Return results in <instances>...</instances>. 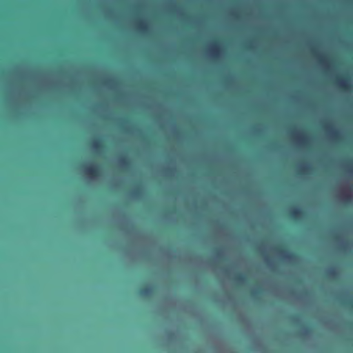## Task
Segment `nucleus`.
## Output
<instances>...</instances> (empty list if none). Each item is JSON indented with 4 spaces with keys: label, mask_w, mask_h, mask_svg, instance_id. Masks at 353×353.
<instances>
[{
    "label": "nucleus",
    "mask_w": 353,
    "mask_h": 353,
    "mask_svg": "<svg viewBox=\"0 0 353 353\" xmlns=\"http://www.w3.org/2000/svg\"><path fill=\"white\" fill-rule=\"evenodd\" d=\"M350 78L348 76L338 77L335 79L336 84L344 90H348L350 88Z\"/></svg>",
    "instance_id": "obj_1"
},
{
    "label": "nucleus",
    "mask_w": 353,
    "mask_h": 353,
    "mask_svg": "<svg viewBox=\"0 0 353 353\" xmlns=\"http://www.w3.org/2000/svg\"><path fill=\"white\" fill-rule=\"evenodd\" d=\"M84 172L86 175L94 178L99 175V169L96 165H90L84 168Z\"/></svg>",
    "instance_id": "obj_2"
},
{
    "label": "nucleus",
    "mask_w": 353,
    "mask_h": 353,
    "mask_svg": "<svg viewBox=\"0 0 353 353\" xmlns=\"http://www.w3.org/2000/svg\"><path fill=\"white\" fill-rule=\"evenodd\" d=\"M303 214V211L299 208H294L290 212V216L294 219H299Z\"/></svg>",
    "instance_id": "obj_3"
},
{
    "label": "nucleus",
    "mask_w": 353,
    "mask_h": 353,
    "mask_svg": "<svg viewBox=\"0 0 353 353\" xmlns=\"http://www.w3.org/2000/svg\"><path fill=\"white\" fill-rule=\"evenodd\" d=\"M152 292V288L150 286L143 287L139 290L141 296L147 297L149 296Z\"/></svg>",
    "instance_id": "obj_4"
},
{
    "label": "nucleus",
    "mask_w": 353,
    "mask_h": 353,
    "mask_svg": "<svg viewBox=\"0 0 353 353\" xmlns=\"http://www.w3.org/2000/svg\"><path fill=\"white\" fill-rule=\"evenodd\" d=\"M277 250H278V252L280 254L283 255V256L285 259H287L291 260V259H293L295 257V255L294 254H292V253H288V254H285L286 250L283 249V248H278Z\"/></svg>",
    "instance_id": "obj_5"
},
{
    "label": "nucleus",
    "mask_w": 353,
    "mask_h": 353,
    "mask_svg": "<svg viewBox=\"0 0 353 353\" xmlns=\"http://www.w3.org/2000/svg\"><path fill=\"white\" fill-rule=\"evenodd\" d=\"M235 281L239 283H245L247 281L246 276L242 274H238L234 277Z\"/></svg>",
    "instance_id": "obj_6"
},
{
    "label": "nucleus",
    "mask_w": 353,
    "mask_h": 353,
    "mask_svg": "<svg viewBox=\"0 0 353 353\" xmlns=\"http://www.w3.org/2000/svg\"><path fill=\"white\" fill-rule=\"evenodd\" d=\"M92 147L95 150H100L103 148V145L100 140H94L92 143Z\"/></svg>",
    "instance_id": "obj_7"
},
{
    "label": "nucleus",
    "mask_w": 353,
    "mask_h": 353,
    "mask_svg": "<svg viewBox=\"0 0 353 353\" xmlns=\"http://www.w3.org/2000/svg\"><path fill=\"white\" fill-rule=\"evenodd\" d=\"M211 52H212V54L214 57L218 56V54L219 53V47L217 43H214L212 45V48H211Z\"/></svg>",
    "instance_id": "obj_8"
},
{
    "label": "nucleus",
    "mask_w": 353,
    "mask_h": 353,
    "mask_svg": "<svg viewBox=\"0 0 353 353\" xmlns=\"http://www.w3.org/2000/svg\"><path fill=\"white\" fill-rule=\"evenodd\" d=\"M138 28L142 31V32H145L147 30V26L143 22V21H140L139 23H138Z\"/></svg>",
    "instance_id": "obj_9"
},
{
    "label": "nucleus",
    "mask_w": 353,
    "mask_h": 353,
    "mask_svg": "<svg viewBox=\"0 0 353 353\" xmlns=\"http://www.w3.org/2000/svg\"><path fill=\"white\" fill-rule=\"evenodd\" d=\"M330 135L331 137L334 139H336L339 138V133L338 131L336 130H332L330 131Z\"/></svg>",
    "instance_id": "obj_10"
},
{
    "label": "nucleus",
    "mask_w": 353,
    "mask_h": 353,
    "mask_svg": "<svg viewBox=\"0 0 353 353\" xmlns=\"http://www.w3.org/2000/svg\"><path fill=\"white\" fill-rule=\"evenodd\" d=\"M120 163L122 165H127L129 162L125 157H123L120 159Z\"/></svg>",
    "instance_id": "obj_11"
},
{
    "label": "nucleus",
    "mask_w": 353,
    "mask_h": 353,
    "mask_svg": "<svg viewBox=\"0 0 353 353\" xmlns=\"http://www.w3.org/2000/svg\"><path fill=\"white\" fill-rule=\"evenodd\" d=\"M316 57L318 59V61H319V63H321L322 64L325 63V60L323 56L316 55Z\"/></svg>",
    "instance_id": "obj_12"
},
{
    "label": "nucleus",
    "mask_w": 353,
    "mask_h": 353,
    "mask_svg": "<svg viewBox=\"0 0 353 353\" xmlns=\"http://www.w3.org/2000/svg\"><path fill=\"white\" fill-rule=\"evenodd\" d=\"M328 274L330 276H334L336 275V271L334 269H331L328 271Z\"/></svg>",
    "instance_id": "obj_13"
},
{
    "label": "nucleus",
    "mask_w": 353,
    "mask_h": 353,
    "mask_svg": "<svg viewBox=\"0 0 353 353\" xmlns=\"http://www.w3.org/2000/svg\"><path fill=\"white\" fill-rule=\"evenodd\" d=\"M347 305H352V301H349V302L347 303Z\"/></svg>",
    "instance_id": "obj_14"
},
{
    "label": "nucleus",
    "mask_w": 353,
    "mask_h": 353,
    "mask_svg": "<svg viewBox=\"0 0 353 353\" xmlns=\"http://www.w3.org/2000/svg\"><path fill=\"white\" fill-rule=\"evenodd\" d=\"M134 194H138V191H137V190H136V191H134Z\"/></svg>",
    "instance_id": "obj_15"
},
{
    "label": "nucleus",
    "mask_w": 353,
    "mask_h": 353,
    "mask_svg": "<svg viewBox=\"0 0 353 353\" xmlns=\"http://www.w3.org/2000/svg\"><path fill=\"white\" fill-rule=\"evenodd\" d=\"M252 294H253L254 295H256L257 293H256V291H254V292H252Z\"/></svg>",
    "instance_id": "obj_16"
},
{
    "label": "nucleus",
    "mask_w": 353,
    "mask_h": 353,
    "mask_svg": "<svg viewBox=\"0 0 353 353\" xmlns=\"http://www.w3.org/2000/svg\"><path fill=\"white\" fill-rule=\"evenodd\" d=\"M306 170V168H302V171H305Z\"/></svg>",
    "instance_id": "obj_17"
}]
</instances>
